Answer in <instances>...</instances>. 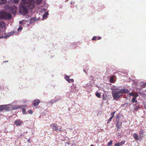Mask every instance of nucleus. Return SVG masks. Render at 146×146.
I'll use <instances>...</instances> for the list:
<instances>
[{
	"mask_svg": "<svg viewBox=\"0 0 146 146\" xmlns=\"http://www.w3.org/2000/svg\"><path fill=\"white\" fill-rule=\"evenodd\" d=\"M128 92V90L127 89L117 88L112 92V95L114 99L117 100L119 99L122 94L127 93Z\"/></svg>",
	"mask_w": 146,
	"mask_h": 146,
	"instance_id": "f257e3e1",
	"label": "nucleus"
},
{
	"mask_svg": "<svg viewBox=\"0 0 146 146\" xmlns=\"http://www.w3.org/2000/svg\"><path fill=\"white\" fill-rule=\"evenodd\" d=\"M11 18L12 15L11 13L3 11L0 12V18L1 19L9 20Z\"/></svg>",
	"mask_w": 146,
	"mask_h": 146,
	"instance_id": "f03ea898",
	"label": "nucleus"
},
{
	"mask_svg": "<svg viewBox=\"0 0 146 146\" xmlns=\"http://www.w3.org/2000/svg\"><path fill=\"white\" fill-rule=\"evenodd\" d=\"M28 8L26 5H25V4L21 5L19 7V12L24 14H27L28 12Z\"/></svg>",
	"mask_w": 146,
	"mask_h": 146,
	"instance_id": "7ed1b4c3",
	"label": "nucleus"
},
{
	"mask_svg": "<svg viewBox=\"0 0 146 146\" xmlns=\"http://www.w3.org/2000/svg\"><path fill=\"white\" fill-rule=\"evenodd\" d=\"M28 8L26 5H25V4L21 5L19 7V12L24 14H27L28 12Z\"/></svg>",
	"mask_w": 146,
	"mask_h": 146,
	"instance_id": "20e7f679",
	"label": "nucleus"
},
{
	"mask_svg": "<svg viewBox=\"0 0 146 146\" xmlns=\"http://www.w3.org/2000/svg\"><path fill=\"white\" fill-rule=\"evenodd\" d=\"M25 4V5H26L28 9H33L35 5L34 1L30 0H28V1L26 2Z\"/></svg>",
	"mask_w": 146,
	"mask_h": 146,
	"instance_id": "39448f33",
	"label": "nucleus"
},
{
	"mask_svg": "<svg viewBox=\"0 0 146 146\" xmlns=\"http://www.w3.org/2000/svg\"><path fill=\"white\" fill-rule=\"evenodd\" d=\"M50 126L52 129L56 131H61L62 128L61 126H59L53 123L50 125Z\"/></svg>",
	"mask_w": 146,
	"mask_h": 146,
	"instance_id": "423d86ee",
	"label": "nucleus"
},
{
	"mask_svg": "<svg viewBox=\"0 0 146 146\" xmlns=\"http://www.w3.org/2000/svg\"><path fill=\"white\" fill-rule=\"evenodd\" d=\"M17 9V7L15 5L11 6L9 8V10L11 13L13 14L16 13Z\"/></svg>",
	"mask_w": 146,
	"mask_h": 146,
	"instance_id": "0eeeda50",
	"label": "nucleus"
},
{
	"mask_svg": "<svg viewBox=\"0 0 146 146\" xmlns=\"http://www.w3.org/2000/svg\"><path fill=\"white\" fill-rule=\"evenodd\" d=\"M23 123V122L21 120L17 119L15 121L14 124L16 126H19L21 125Z\"/></svg>",
	"mask_w": 146,
	"mask_h": 146,
	"instance_id": "6e6552de",
	"label": "nucleus"
},
{
	"mask_svg": "<svg viewBox=\"0 0 146 146\" xmlns=\"http://www.w3.org/2000/svg\"><path fill=\"white\" fill-rule=\"evenodd\" d=\"M129 95L131 96L132 97V100H135L137 97L138 96V95L137 93H134L133 92H131L130 93Z\"/></svg>",
	"mask_w": 146,
	"mask_h": 146,
	"instance_id": "1a4fd4ad",
	"label": "nucleus"
},
{
	"mask_svg": "<svg viewBox=\"0 0 146 146\" xmlns=\"http://www.w3.org/2000/svg\"><path fill=\"white\" fill-rule=\"evenodd\" d=\"M129 95L131 96L132 97V100H135L137 97L138 96V95L137 93H134L133 92H131L130 93Z\"/></svg>",
	"mask_w": 146,
	"mask_h": 146,
	"instance_id": "9d476101",
	"label": "nucleus"
},
{
	"mask_svg": "<svg viewBox=\"0 0 146 146\" xmlns=\"http://www.w3.org/2000/svg\"><path fill=\"white\" fill-rule=\"evenodd\" d=\"M12 109L13 110H16L17 109H18L19 108H22L23 107H27V105H16L14 106H12Z\"/></svg>",
	"mask_w": 146,
	"mask_h": 146,
	"instance_id": "9b49d317",
	"label": "nucleus"
},
{
	"mask_svg": "<svg viewBox=\"0 0 146 146\" xmlns=\"http://www.w3.org/2000/svg\"><path fill=\"white\" fill-rule=\"evenodd\" d=\"M122 126V122H119V121H117L116 127H117V130L119 129Z\"/></svg>",
	"mask_w": 146,
	"mask_h": 146,
	"instance_id": "f8f14e48",
	"label": "nucleus"
},
{
	"mask_svg": "<svg viewBox=\"0 0 146 146\" xmlns=\"http://www.w3.org/2000/svg\"><path fill=\"white\" fill-rule=\"evenodd\" d=\"M125 142V140H123L119 142H117L115 143L114 145V146H120L123 145Z\"/></svg>",
	"mask_w": 146,
	"mask_h": 146,
	"instance_id": "ddd939ff",
	"label": "nucleus"
},
{
	"mask_svg": "<svg viewBox=\"0 0 146 146\" xmlns=\"http://www.w3.org/2000/svg\"><path fill=\"white\" fill-rule=\"evenodd\" d=\"M0 27L4 30H6V25L4 22L1 21L0 22Z\"/></svg>",
	"mask_w": 146,
	"mask_h": 146,
	"instance_id": "4468645a",
	"label": "nucleus"
},
{
	"mask_svg": "<svg viewBox=\"0 0 146 146\" xmlns=\"http://www.w3.org/2000/svg\"><path fill=\"white\" fill-rule=\"evenodd\" d=\"M133 137L134 139L136 140H140V138H139V135L136 133H134L133 134Z\"/></svg>",
	"mask_w": 146,
	"mask_h": 146,
	"instance_id": "2eb2a0df",
	"label": "nucleus"
},
{
	"mask_svg": "<svg viewBox=\"0 0 146 146\" xmlns=\"http://www.w3.org/2000/svg\"><path fill=\"white\" fill-rule=\"evenodd\" d=\"M144 134V133L143 130H141L139 133V138H140L141 140L142 139V137L143 136Z\"/></svg>",
	"mask_w": 146,
	"mask_h": 146,
	"instance_id": "dca6fc26",
	"label": "nucleus"
},
{
	"mask_svg": "<svg viewBox=\"0 0 146 146\" xmlns=\"http://www.w3.org/2000/svg\"><path fill=\"white\" fill-rule=\"evenodd\" d=\"M40 101H33V105L35 107H37L38 105V104L40 103Z\"/></svg>",
	"mask_w": 146,
	"mask_h": 146,
	"instance_id": "f3484780",
	"label": "nucleus"
},
{
	"mask_svg": "<svg viewBox=\"0 0 146 146\" xmlns=\"http://www.w3.org/2000/svg\"><path fill=\"white\" fill-rule=\"evenodd\" d=\"M6 108L5 105H0V111H2L5 110Z\"/></svg>",
	"mask_w": 146,
	"mask_h": 146,
	"instance_id": "a211bd4d",
	"label": "nucleus"
},
{
	"mask_svg": "<svg viewBox=\"0 0 146 146\" xmlns=\"http://www.w3.org/2000/svg\"><path fill=\"white\" fill-rule=\"evenodd\" d=\"M7 0H0V5L2 4H5Z\"/></svg>",
	"mask_w": 146,
	"mask_h": 146,
	"instance_id": "6ab92c4d",
	"label": "nucleus"
},
{
	"mask_svg": "<svg viewBox=\"0 0 146 146\" xmlns=\"http://www.w3.org/2000/svg\"><path fill=\"white\" fill-rule=\"evenodd\" d=\"M9 36V35L8 33L7 34H6V33H5L4 36H1V38H8Z\"/></svg>",
	"mask_w": 146,
	"mask_h": 146,
	"instance_id": "aec40b11",
	"label": "nucleus"
},
{
	"mask_svg": "<svg viewBox=\"0 0 146 146\" xmlns=\"http://www.w3.org/2000/svg\"><path fill=\"white\" fill-rule=\"evenodd\" d=\"M26 21V20H22L21 21H20L19 22V23L21 25H24L25 23V22Z\"/></svg>",
	"mask_w": 146,
	"mask_h": 146,
	"instance_id": "412c9836",
	"label": "nucleus"
},
{
	"mask_svg": "<svg viewBox=\"0 0 146 146\" xmlns=\"http://www.w3.org/2000/svg\"><path fill=\"white\" fill-rule=\"evenodd\" d=\"M13 3H18L19 0H10Z\"/></svg>",
	"mask_w": 146,
	"mask_h": 146,
	"instance_id": "4be33fe9",
	"label": "nucleus"
},
{
	"mask_svg": "<svg viewBox=\"0 0 146 146\" xmlns=\"http://www.w3.org/2000/svg\"><path fill=\"white\" fill-rule=\"evenodd\" d=\"M48 13L47 12H46L42 16L43 18H45V17H46L47 15H48Z\"/></svg>",
	"mask_w": 146,
	"mask_h": 146,
	"instance_id": "5701e85b",
	"label": "nucleus"
},
{
	"mask_svg": "<svg viewBox=\"0 0 146 146\" xmlns=\"http://www.w3.org/2000/svg\"><path fill=\"white\" fill-rule=\"evenodd\" d=\"M110 80L111 83H113L114 82L113 77H111L110 78Z\"/></svg>",
	"mask_w": 146,
	"mask_h": 146,
	"instance_id": "b1692460",
	"label": "nucleus"
},
{
	"mask_svg": "<svg viewBox=\"0 0 146 146\" xmlns=\"http://www.w3.org/2000/svg\"><path fill=\"white\" fill-rule=\"evenodd\" d=\"M67 81L69 83H70L71 82H74V80L73 79H68L67 80Z\"/></svg>",
	"mask_w": 146,
	"mask_h": 146,
	"instance_id": "393cba45",
	"label": "nucleus"
},
{
	"mask_svg": "<svg viewBox=\"0 0 146 146\" xmlns=\"http://www.w3.org/2000/svg\"><path fill=\"white\" fill-rule=\"evenodd\" d=\"M15 33V32L14 31H13L11 32L10 33H8V34H9V36H11V35L14 34Z\"/></svg>",
	"mask_w": 146,
	"mask_h": 146,
	"instance_id": "a878e982",
	"label": "nucleus"
},
{
	"mask_svg": "<svg viewBox=\"0 0 146 146\" xmlns=\"http://www.w3.org/2000/svg\"><path fill=\"white\" fill-rule=\"evenodd\" d=\"M22 113L23 114H25V113H26V109L25 108H23L22 110Z\"/></svg>",
	"mask_w": 146,
	"mask_h": 146,
	"instance_id": "bb28decb",
	"label": "nucleus"
},
{
	"mask_svg": "<svg viewBox=\"0 0 146 146\" xmlns=\"http://www.w3.org/2000/svg\"><path fill=\"white\" fill-rule=\"evenodd\" d=\"M112 142L113 141L112 140H110V142H108V144L107 146H110V145H111L112 144Z\"/></svg>",
	"mask_w": 146,
	"mask_h": 146,
	"instance_id": "cd10ccee",
	"label": "nucleus"
},
{
	"mask_svg": "<svg viewBox=\"0 0 146 146\" xmlns=\"http://www.w3.org/2000/svg\"><path fill=\"white\" fill-rule=\"evenodd\" d=\"M96 96L99 98L101 97V94L99 93H97L96 94Z\"/></svg>",
	"mask_w": 146,
	"mask_h": 146,
	"instance_id": "c85d7f7f",
	"label": "nucleus"
},
{
	"mask_svg": "<svg viewBox=\"0 0 146 146\" xmlns=\"http://www.w3.org/2000/svg\"><path fill=\"white\" fill-rule=\"evenodd\" d=\"M116 112V111H115L112 112H111V117H112L113 118L114 115L115 114V113Z\"/></svg>",
	"mask_w": 146,
	"mask_h": 146,
	"instance_id": "c756f323",
	"label": "nucleus"
},
{
	"mask_svg": "<svg viewBox=\"0 0 146 146\" xmlns=\"http://www.w3.org/2000/svg\"><path fill=\"white\" fill-rule=\"evenodd\" d=\"M22 29V27L21 26H19L17 29V31H18L19 32L21 31Z\"/></svg>",
	"mask_w": 146,
	"mask_h": 146,
	"instance_id": "7c9ffc66",
	"label": "nucleus"
},
{
	"mask_svg": "<svg viewBox=\"0 0 146 146\" xmlns=\"http://www.w3.org/2000/svg\"><path fill=\"white\" fill-rule=\"evenodd\" d=\"M42 0H37L36 3L37 4H39L42 2Z\"/></svg>",
	"mask_w": 146,
	"mask_h": 146,
	"instance_id": "2f4dec72",
	"label": "nucleus"
},
{
	"mask_svg": "<svg viewBox=\"0 0 146 146\" xmlns=\"http://www.w3.org/2000/svg\"><path fill=\"white\" fill-rule=\"evenodd\" d=\"M146 86V83H144L141 86V87L143 88H145Z\"/></svg>",
	"mask_w": 146,
	"mask_h": 146,
	"instance_id": "473e14b6",
	"label": "nucleus"
},
{
	"mask_svg": "<svg viewBox=\"0 0 146 146\" xmlns=\"http://www.w3.org/2000/svg\"><path fill=\"white\" fill-rule=\"evenodd\" d=\"M27 111L30 114H32L33 113V111L31 110H28Z\"/></svg>",
	"mask_w": 146,
	"mask_h": 146,
	"instance_id": "72a5a7b5",
	"label": "nucleus"
},
{
	"mask_svg": "<svg viewBox=\"0 0 146 146\" xmlns=\"http://www.w3.org/2000/svg\"><path fill=\"white\" fill-rule=\"evenodd\" d=\"M113 118V117H110V118L109 119H108V121L107 123H108V122H110V121H111V120Z\"/></svg>",
	"mask_w": 146,
	"mask_h": 146,
	"instance_id": "f704fd0d",
	"label": "nucleus"
},
{
	"mask_svg": "<svg viewBox=\"0 0 146 146\" xmlns=\"http://www.w3.org/2000/svg\"><path fill=\"white\" fill-rule=\"evenodd\" d=\"M69 76L68 75L66 76L65 77V79L66 81H67V80H68V79H69Z\"/></svg>",
	"mask_w": 146,
	"mask_h": 146,
	"instance_id": "c9c22d12",
	"label": "nucleus"
},
{
	"mask_svg": "<svg viewBox=\"0 0 146 146\" xmlns=\"http://www.w3.org/2000/svg\"><path fill=\"white\" fill-rule=\"evenodd\" d=\"M97 37L96 36H94L92 38V40H95L97 39Z\"/></svg>",
	"mask_w": 146,
	"mask_h": 146,
	"instance_id": "e433bc0d",
	"label": "nucleus"
},
{
	"mask_svg": "<svg viewBox=\"0 0 146 146\" xmlns=\"http://www.w3.org/2000/svg\"><path fill=\"white\" fill-rule=\"evenodd\" d=\"M90 77V79H91L92 80H94V77L92 75Z\"/></svg>",
	"mask_w": 146,
	"mask_h": 146,
	"instance_id": "4c0bfd02",
	"label": "nucleus"
},
{
	"mask_svg": "<svg viewBox=\"0 0 146 146\" xmlns=\"http://www.w3.org/2000/svg\"><path fill=\"white\" fill-rule=\"evenodd\" d=\"M24 3H26L27 0H21Z\"/></svg>",
	"mask_w": 146,
	"mask_h": 146,
	"instance_id": "58836bf2",
	"label": "nucleus"
},
{
	"mask_svg": "<svg viewBox=\"0 0 146 146\" xmlns=\"http://www.w3.org/2000/svg\"><path fill=\"white\" fill-rule=\"evenodd\" d=\"M119 114L117 115V116H116V119H119Z\"/></svg>",
	"mask_w": 146,
	"mask_h": 146,
	"instance_id": "ea45409f",
	"label": "nucleus"
},
{
	"mask_svg": "<svg viewBox=\"0 0 146 146\" xmlns=\"http://www.w3.org/2000/svg\"><path fill=\"white\" fill-rule=\"evenodd\" d=\"M98 40H100L101 39L102 37L100 36L98 37L97 38Z\"/></svg>",
	"mask_w": 146,
	"mask_h": 146,
	"instance_id": "a19ab883",
	"label": "nucleus"
},
{
	"mask_svg": "<svg viewBox=\"0 0 146 146\" xmlns=\"http://www.w3.org/2000/svg\"><path fill=\"white\" fill-rule=\"evenodd\" d=\"M137 101H132V102L133 103L134 102L137 103Z\"/></svg>",
	"mask_w": 146,
	"mask_h": 146,
	"instance_id": "79ce46f5",
	"label": "nucleus"
},
{
	"mask_svg": "<svg viewBox=\"0 0 146 146\" xmlns=\"http://www.w3.org/2000/svg\"><path fill=\"white\" fill-rule=\"evenodd\" d=\"M144 105L145 107H146V102L145 104H144Z\"/></svg>",
	"mask_w": 146,
	"mask_h": 146,
	"instance_id": "37998d69",
	"label": "nucleus"
},
{
	"mask_svg": "<svg viewBox=\"0 0 146 146\" xmlns=\"http://www.w3.org/2000/svg\"><path fill=\"white\" fill-rule=\"evenodd\" d=\"M90 146H94V145L93 144H92Z\"/></svg>",
	"mask_w": 146,
	"mask_h": 146,
	"instance_id": "c03bdc74",
	"label": "nucleus"
},
{
	"mask_svg": "<svg viewBox=\"0 0 146 146\" xmlns=\"http://www.w3.org/2000/svg\"><path fill=\"white\" fill-rule=\"evenodd\" d=\"M84 71L85 72V73L86 72V70H84Z\"/></svg>",
	"mask_w": 146,
	"mask_h": 146,
	"instance_id": "a18cd8bd",
	"label": "nucleus"
},
{
	"mask_svg": "<svg viewBox=\"0 0 146 146\" xmlns=\"http://www.w3.org/2000/svg\"><path fill=\"white\" fill-rule=\"evenodd\" d=\"M73 91H74V92H75V90H73Z\"/></svg>",
	"mask_w": 146,
	"mask_h": 146,
	"instance_id": "49530a36",
	"label": "nucleus"
},
{
	"mask_svg": "<svg viewBox=\"0 0 146 146\" xmlns=\"http://www.w3.org/2000/svg\"><path fill=\"white\" fill-rule=\"evenodd\" d=\"M0 38H1V37H0Z\"/></svg>",
	"mask_w": 146,
	"mask_h": 146,
	"instance_id": "de8ad7c7",
	"label": "nucleus"
},
{
	"mask_svg": "<svg viewBox=\"0 0 146 146\" xmlns=\"http://www.w3.org/2000/svg\"><path fill=\"white\" fill-rule=\"evenodd\" d=\"M0 132H1V131H0Z\"/></svg>",
	"mask_w": 146,
	"mask_h": 146,
	"instance_id": "09e8293b",
	"label": "nucleus"
}]
</instances>
